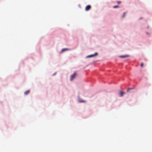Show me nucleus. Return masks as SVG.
I'll list each match as a JSON object with an SVG mask.
<instances>
[{
	"instance_id": "obj_1",
	"label": "nucleus",
	"mask_w": 152,
	"mask_h": 152,
	"mask_svg": "<svg viewBox=\"0 0 152 152\" xmlns=\"http://www.w3.org/2000/svg\"><path fill=\"white\" fill-rule=\"evenodd\" d=\"M98 53H95L94 54L88 55L87 56V58H91L94 57L98 55Z\"/></svg>"
},
{
	"instance_id": "obj_2",
	"label": "nucleus",
	"mask_w": 152,
	"mask_h": 152,
	"mask_svg": "<svg viewBox=\"0 0 152 152\" xmlns=\"http://www.w3.org/2000/svg\"><path fill=\"white\" fill-rule=\"evenodd\" d=\"M76 75V73L75 72L70 77V80L71 81L75 77Z\"/></svg>"
},
{
	"instance_id": "obj_3",
	"label": "nucleus",
	"mask_w": 152,
	"mask_h": 152,
	"mask_svg": "<svg viewBox=\"0 0 152 152\" xmlns=\"http://www.w3.org/2000/svg\"><path fill=\"white\" fill-rule=\"evenodd\" d=\"M91 6L90 5H88L86 6L85 8V10L86 11H88L91 8Z\"/></svg>"
},
{
	"instance_id": "obj_4",
	"label": "nucleus",
	"mask_w": 152,
	"mask_h": 152,
	"mask_svg": "<svg viewBox=\"0 0 152 152\" xmlns=\"http://www.w3.org/2000/svg\"><path fill=\"white\" fill-rule=\"evenodd\" d=\"M125 92H124L122 91H120L119 92V94L120 95V96L121 97L122 96L124 95L125 94Z\"/></svg>"
},
{
	"instance_id": "obj_5",
	"label": "nucleus",
	"mask_w": 152,
	"mask_h": 152,
	"mask_svg": "<svg viewBox=\"0 0 152 152\" xmlns=\"http://www.w3.org/2000/svg\"><path fill=\"white\" fill-rule=\"evenodd\" d=\"M70 49L69 48H64V49H63L61 51V53H63V52L64 51H66V50H69Z\"/></svg>"
},
{
	"instance_id": "obj_6",
	"label": "nucleus",
	"mask_w": 152,
	"mask_h": 152,
	"mask_svg": "<svg viewBox=\"0 0 152 152\" xmlns=\"http://www.w3.org/2000/svg\"><path fill=\"white\" fill-rule=\"evenodd\" d=\"M30 92V90H28L25 91L24 92V94L25 95H27Z\"/></svg>"
},
{
	"instance_id": "obj_7",
	"label": "nucleus",
	"mask_w": 152,
	"mask_h": 152,
	"mask_svg": "<svg viewBox=\"0 0 152 152\" xmlns=\"http://www.w3.org/2000/svg\"><path fill=\"white\" fill-rule=\"evenodd\" d=\"M129 56L128 55H125L124 56H119V57L120 58H126L127 57H128Z\"/></svg>"
},
{
	"instance_id": "obj_8",
	"label": "nucleus",
	"mask_w": 152,
	"mask_h": 152,
	"mask_svg": "<svg viewBox=\"0 0 152 152\" xmlns=\"http://www.w3.org/2000/svg\"><path fill=\"white\" fill-rule=\"evenodd\" d=\"M134 89V88H129L127 90V92H128L129 90Z\"/></svg>"
},
{
	"instance_id": "obj_9",
	"label": "nucleus",
	"mask_w": 152,
	"mask_h": 152,
	"mask_svg": "<svg viewBox=\"0 0 152 152\" xmlns=\"http://www.w3.org/2000/svg\"><path fill=\"white\" fill-rule=\"evenodd\" d=\"M119 6H113V8H119Z\"/></svg>"
},
{
	"instance_id": "obj_10",
	"label": "nucleus",
	"mask_w": 152,
	"mask_h": 152,
	"mask_svg": "<svg viewBox=\"0 0 152 152\" xmlns=\"http://www.w3.org/2000/svg\"><path fill=\"white\" fill-rule=\"evenodd\" d=\"M125 13L124 12L122 17L123 18H124V16H125Z\"/></svg>"
},
{
	"instance_id": "obj_11",
	"label": "nucleus",
	"mask_w": 152,
	"mask_h": 152,
	"mask_svg": "<svg viewBox=\"0 0 152 152\" xmlns=\"http://www.w3.org/2000/svg\"><path fill=\"white\" fill-rule=\"evenodd\" d=\"M79 102H85V101H82V100H79Z\"/></svg>"
},
{
	"instance_id": "obj_12",
	"label": "nucleus",
	"mask_w": 152,
	"mask_h": 152,
	"mask_svg": "<svg viewBox=\"0 0 152 152\" xmlns=\"http://www.w3.org/2000/svg\"><path fill=\"white\" fill-rule=\"evenodd\" d=\"M117 2L118 4H120L121 3V2L120 1H117Z\"/></svg>"
},
{
	"instance_id": "obj_13",
	"label": "nucleus",
	"mask_w": 152,
	"mask_h": 152,
	"mask_svg": "<svg viewBox=\"0 0 152 152\" xmlns=\"http://www.w3.org/2000/svg\"><path fill=\"white\" fill-rule=\"evenodd\" d=\"M143 64L142 63H141V64L140 66L141 67H142L143 66Z\"/></svg>"
}]
</instances>
